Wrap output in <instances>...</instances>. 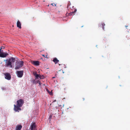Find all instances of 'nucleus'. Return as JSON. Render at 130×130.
<instances>
[{
    "label": "nucleus",
    "mask_w": 130,
    "mask_h": 130,
    "mask_svg": "<svg viewBox=\"0 0 130 130\" xmlns=\"http://www.w3.org/2000/svg\"><path fill=\"white\" fill-rule=\"evenodd\" d=\"M17 105H14V110L15 112H19L21 110L20 107L23 105L24 103V101L22 99H20L17 101Z\"/></svg>",
    "instance_id": "nucleus-1"
},
{
    "label": "nucleus",
    "mask_w": 130,
    "mask_h": 130,
    "mask_svg": "<svg viewBox=\"0 0 130 130\" xmlns=\"http://www.w3.org/2000/svg\"><path fill=\"white\" fill-rule=\"evenodd\" d=\"M24 62L23 61H17L16 62L15 69H18L22 67L23 66Z\"/></svg>",
    "instance_id": "nucleus-2"
},
{
    "label": "nucleus",
    "mask_w": 130,
    "mask_h": 130,
    "mask_svg": "<svg viewBox=\"0 0 130 130\" xmlns=\"http://www.w3.org/2000/svg\"><path fill=\"white\" fill-rule=\"evenodd\" d=\"M6 61V63L5 64V67H10L12 68V66L11 65V62L10 61V59H8V60H5L4 61Z\"/></svg>",
    "instance_id": "nucleus-3"
},
{
    "label": "nucleus",
    "mask_w": 130,
    "mask_h": 130,
    "mask_svg": "<svg viewBox=\"0 0 130 130\" xmlns=\"http://www.w3.org/2000/svg\"><path fill=\"white\" fill-rule=\"evenodd\" d=\"M5 76V78L8 80H10L11 79V76L10 74L8 73H5L4 74Z\"/></svg>",
    "instance_id": "nucleus-4"
},
{
    "label": "nucleus",
    "mask_w": 130,
    "mask_h": 130,
    "mask_svg": "<svg viewBox=\"0 0 130 130\" xmlns=\"http://www.w3.org/2000/svg\"><path fill=\"white\" fill-rule=\"evenodd\" d=\"M18 76L20 78L22 77L23 74V71H17L16 72Z\"/></svg>",
    "instance_id": "nucleus-5"
},
{
    "label": "nucleus",
    "mask_w": 130,
    "mask_h": 130,
    "mask_svg": "<svg viewBox=\"0 0 130 130\" xmlns=\"http://www.w3.org/2000/svg\"><path fill=\"white\" fill-rule=\"evenodd\" d=\"M9 54L5 52H1L0 53V57L4 58L6 57Z\"/></svg>",
    "instance_id": "nucleus-6"
},
{
    "label": "nucleus",
    "mask_w": 130,
    "mask_h": 130,
    "mask_svg": "<svg viewBox=\"0 0 130 130\" xmlns=\"http://www.w3.org/2000/svg\"><path fill=\"white\" fill-rule=\"evenodd\" d=\"M31 62L35 66H38L39 65V62L38 61H33Z\"/></svg>",
    "instance_id": "nucleus-7"
},
{
    "label": "nucleus",
    "mask_w": 130,
    "mask_h": 130,
    "mask_svg": "<svg viewBox=\"0 0 130 130\" xmlns=\"http://www.w3.org/2000/svg\"><path fill=\"white\" fill-rule=\"evenodd\" d=\"M36 125L35 123H32L31 125L30 129L31 130H33L34 128L36 127Z\"/></svg>",
    "instance_id": "nucleus-8"
},
{
    "label": "nucleus",
    "mask_w": 130,
    "mask_h": 130,
    "mask_svg": "<svg viewBox=\"0 0 130 130\" xmlns=\"http://www.w3.org/2000/svg\"><path fill=\"white\" fill-rule=\"evenodd\" d=\"M36 76L35 77V79H38L39 78L40 79H43L44 78V77L43 76H41L40 74H37L36 75Z\"/></svg>",
    "instance_id": "nucleus-9"
},
{
    "label": "nucleus",
    "mask_w": 130,
    "mask_h": 130,
    "mask_svg": "<svg viewBox=\"0 0 130 130\" xmlns=\"http://www.w3.org/2000/svg\"><path fill=\"white\" fill-rule=\"evenodd\" d=\"M22 127L21 125H18L16 127L15 130H21Z\"/></svg>",
    "instance_id": "nucleus-10"
},
{
    "label": "nucleus",
    "mask_w": 130,
    "mask_h": 130,
    "mask_svg": "<svg viewBox=\"0 0 130 130\" xmlns=\"http://www.w3.org/2000/svg\"><path fill=\"white\" fill-rule=\"evenodd\" d=\"M32 83L33 84H35L39 83V85H41V82L39 80L36 81L35 80H34L32 81Z\"/></svg>",
    "instance_id": "nucleus-11"
},
{
    "label": "nucleus",
    "mask_w": 130,
    "mask_h": 130,
    "mask_svg": "<svg viewBox=\"0 0 130 130\" xmlns=\"http://www.w3.org/2000/svg\"><path fill=\"white\" fill-rule=\"evenodd\" d=\"M17 27L20 28H21V23L19 21H18L17 23Z\"/></svg>",
    "instance_id": "nucleus-12"
},
{
    "label": "nucleus",
    "mask_w": 130,
    "mask_h": 130,
    "mask_svg": "<svg viewBox=\"0 0 130 130\" xmlns=\"http://www.w3.org/2000/svg\"><path fill=\"white\" fill-rule=\"evenodd\" d=\"M9 59L10 60V61L11 62V63H14L15 61V58L12 57L9 58Z\"/></svg>",
    "instance_id": "nucleus-13"
},
{
    "label": "nucleus",
    "mask_w": 130,
    "mask_h": 130,
    "mask_svg": "<svg viewBox=\"0 0 130 130\" xmlns=\"http://www.w3.org/2000/svg\"><path fill=\"white\" fill-rule=\"evenodd\" d=\"M53 61L55 63V64L59 62V60L57 59V58H54Z\"/></svg>",
    "instance_id": "nucleus-14"
},
{
    "label": "nucleus",
    "mask_w": 130,
    "mask_h": 130,
    "mask_svg": "<svg viewBox=\"0 0 130 130\" xmlns=\"http://www.w3.org/2000/svg\"><path fill=\"white\" fill-rule=\"evenodd\" d=\"M77 11V10L76 9H75L74 11H73L72 12H71L70 13H69L68 14L69 15H72L75 12Z\"/></svg>",
    "instance_id": "nucleus-15"
},
{
    "label": "nucleus",
    "mask_w": 130,
    "mask_h": 130,
    "mask_svg": "<svg viewBox=\"0 0 130 130\" xmlns=\"http://www.w3.org/2000/svg\"><path fill=\"white\" fill-rule=\"evenodd\" d=\"M46 89L47 91L48 92V93L49 94H50L51 95V94H52V93L50 91H49L48 90L47 88H46Z\"/></svg>",
    "instance_id": "nucleus-16"
},
{
    "label": "nucleus",
    "mask_w": 130,
    "mask_h": 130,
    "mask_svg": "<svg viewBox=\"0 0 130 130\" xmlns=\"http://www.w3.org/2000/svg\"><path fill=\"white\" fill-rule=\"evenodd\" d=\"M101 24L102 26V28L103 30H104V26L105 25V24L103 23H101Z\"/></svg>",
    "instance_id": "nucleus-17"
},
{
    "label": "nucleus",
    "mask_w": 130,
    "mask_h": 130,
    "mask_svg": "<svg viewBox=\"0 0 130 130\" xmlns=\"http://www.w3.org/2000/svg\"><path fill=\"white\" fill-rule=\"evenodd\" d=\"M5 48V47L3 46H2V47H1L0 49H1V52H3V50H2V49H4Z\"/></svg>",
    "instance_id": "nucleus-18"
},
{
    "label": "nucleus",
    "mask_w": 130,
    "mask_h": 130,
    "mask_svg": "<svg viewBox=\"0 0 130 130\" xmlns=\"http://www.w3.org/2000/svg\"><path fill=\"white\" fill-rule=\"evenodd\" d=\"M33 74H34V75L35 76V77H36V75H37V74L36 72H34L33 73Z\"/></svg>",
    "instance_id": "nucleus-19"
},
{
    "label": "nucleus",
    "mask_w": 130,
    "mask_h": 130,
    "mask_svg": "<svg viewBox=\"0 0 130 130\" xmlns=\"http://www.w3.org/2000/svg\"><path fill=\"white\" fill-rule=\"evenodd\" d=\"M51 5H52L53 6H56V4H55L54 3H53Z\"/></svg>",
    "instance_id": "nucleus-20"
},
{
    "label": "nucleus",
    "mask_w": 130,
    "mask_h": 130,
    "mask_svg": "<svg viewBox=\"0 0 130 130\" xmlns=\"http://www.w3.org/2000/svg\"><path fill=\"white\" fill-rule=\"evenodd\" d=\"M52 116L51 115H50L49 118V119H50L51 118H52Z\"/></svg>",
    "instance_id": "nucleus-21"
},
{
    "label": "nucleus",
    "mask_w": 130,
    "mask_h": 130,
    "mask_svg": "<svg viewBox=\"0 0 130 130\" xmlns=\"http://www.w3.org/2000/svg\"><path fill=\"white\" fill-rule=\"evenodd\" d=\"M33 130H37V129L36 128H35Z\"/></svg>",
    "instance_id": "nucleus-22"
},
{
    "label": "nucleus",
    "mask_w": 130,
    "mask_h": 130,
    "mask_svg": "<svg viewBox=\"0 0 130 130\" xmlns=\"http://www.w3.org/2000/svg\"><path fill=\"white\" fill-rule=\"evenodd\" d=\"M56 100H55L54 101H53V102H56Z\"/></svg>",
    "instance_id": "nucleus-23"
},
{
    "label": "nucleus",
    "mask_w": 130,
    "mask_h": 130,
    "mask_svg": "<svg viewBox=\"0 0 130 130\" xmlns=\"http://www.w3.org/2000/svg\"><path fill=\"white\" fill-rule=\"evenodd\" d=\"M83 101L85 100V98H83Z\"/></svg>",
    "instance_id": "nucleus-24"
},
{
    "label": "nucleus",
    "mask_w": 130,
    "mask_h": 130,
    "mask_svg": "<svg viewBox=\"0 0 130 130\" xmlns=\"http://www.w3.org/2000/svg\"><path fill=\"white\" fill-rule=\"evenodd\" d=\"M63 71V70H60V71Z\"/></svg>",
    "instance_id": "nucleus-25"
},
{
    "label": "nucleus",
    "mask_w": 130,
    "mask_h": 130,
    "mask_svg": "<svg viewBox=\"0 0 130 130\" xmlns=\"http://www.w3.org/2000/svg\"><path fill=\"white\" fill-rule=\"evenodd\" d=\"M69 4H68V5H67V8H68V6H69Z\"/></svg>",
    "instance_id": "nucleus-26"
},
{
    "label": "nucleus",
    "mask_w": 130,
    "mask_h": 130,
    "mask_svg": "<svg viewBox=\"0 0 130 130\" xmlns=\"http://www.w3.org/2000/svg\"><path fill=\"white\" fill-rule=\"evenodd\" d=\"M42 56H43L44 57H45V55H42Z\"/></svg>",
    "instance_id": "nucleus-27"
},
{
    "label": "nucleus",
    "mask_w": 130,
    "mask_h": 130,
    "mask_svg": "<svg viewBox=\"0 0 130 130\" xmlns=\"http://www.w3.org/2000/svg\"><path fill=\"white\" fill-rule=\"evenodd\" d=\"M125 27L127 28V26H125Z\"/></svg>",
    "instance_id": "nucleus-28"
},
{
    "label": "nucleus",
    "mask_w": 130,
    "mask_h": 130,
    "mask_svg": "<svg viewBox=\"0 0 130 130\" xmlns=\"http://www.w3.org/2000/svg\"><path fill=\"white\" fill-rule=\"evenodd\" d=\"M55 78L54 77H53V78Z\"/></svg>",
    "instance_id": "nucleus-29"
}]
</instances>
